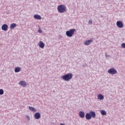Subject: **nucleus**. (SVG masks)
<instances>
[{
  "mask_svg": "<svg viewBox=\"0 0 125 125\" xmlns=\"http://www.w3.org/2000/svg\"><path fill=\"white\" fill-rule=\"evenodd\" d=\"M3 93H4V91H3V89H0V95H3Z\"/></svg>",
  "mask_w": 125,
  "mask_h": 125,
  "instance_id": "aec40b11",
  "label": "nucleus"
},
{
  "mask_svg": "<svg viewBox=\"0 0 125 125\" xmlns=\"http://www.w3.org/2000/svg\"><path fill=\"white\" fill-rule=\"evenodd\" d=\"M72 79H73V74L72 73H67L62 76V79L65 82H69Z\"/></svg>",
  "mask_w": 125,
  "mask_h": 125,
  "instance_id": "f257e3e1",
  "label": "nucleus"
},
{
  "mask_svg": "<svg viewBox=\"0 0 125 125\" xmlns=\"http://www.w3.org/2000/svg\"><path fill=\"white\" fill-rule=\"evenodd\" d=\"M97 99L100 101H102V100H104V96L101 94H99L97 96Z\"/></svg>",
  "mask_w": 125,
  "mask_h": 125,
  "instance_id": "6e6552de",
  "label": "nucleus"
},
{
  "mask_svg": "<svg viewBox=\"0 0 125 125\" xmlns=\"http://www.w3.org/2000/svg\"><path fill=\"white\" fill-rule=\"evenodd\" d=\"M19 84L20 85H21V86H23V87H26V86H27V83L24 81H21L19 83Z\"/></svg>",
  "mask_w": 125,
  "mask_h": 125,
  "instance_id": "423d86ee",
  "label": "nucleus"
},
{
  "mask_svg": "<svg viewBox=\"0 0 125 125\" xmlns=\"http://www.w3.org/2000/svg\"><path fill=\"white\" fill-rule=\"evenodd\" d=\"M34 118L36 120H39V119H41V113H40V112L36 113L34 114Z\"/></svg>",
  "mask_w": 125,
  "mask_h": 125,
  "instance_id": "9d476101",
  "label": "nucleus"
},
{
  "mask_svg": "<svg viewBox=\"0 0 125 125\" xmlns=\"http://www.w3.org/2000/svg\"><path fill=\"white\" fill-rule=\"evenodd\" d=\"M57 9L60 13H64V12H67V7L65 5H59L57 7Z\"/></svg>",
  "mask_w": 125,
  "mask_h": 125,
  "instance_id": "f03ea898",
  "label": "nucleus"
},
{
  "mask_svg": "<svg viewBox=\"0 0 125 125\" xmlns=\"http://www.w3.org/2000/svg\"><path fill=\"white\" fill-rule=\"evenodd\" d=\"M38 45L39 47H40L41 48L43 49L44 48L45 44H44V43H43L42 41H40L38 43Z\"/></svg>",
  "mask_w": 125,
  "mask_h": 125,
  "instance_id": "0eeeda50",
  "label": "nucleus"
},
{
  "mask_svg": "<svg viewBox=\"0 0 125 125\" xmlns=\"http://www.w3.org/2000/svg\"><path fill=\"white\" fill-rule=\"evenodd\" d=\"M75 32H76V29L73 28L71 29L68 31H67L66 32V35L67 37H68V38H72L73 36H74V34H75Z\"/></svg>",
  "mask_w": 125,
  "mask_h": 125,
  "instance_id": "7ed1b4c3",
  "label": "nucleus"
},
{
  "mask_svg": "<svg viewBox=\"0 0 125 125\" xmlns=\"http://www.w3.org/2000/svg\"><path fill=\"white\" fill-rule=\"evenodd\" d=\"M10 28L11 30H12L14 29L15 28H16V23H12L10 24Z\"/></svg>",
  "mask_w": 125,
  "mask_h": 125,
  "instance_id": "f3484780",
  "label": "nucleus"
},
{
  "mask_svg": "<svg viewBox=\"0 0 125 125\" xmlns=\"http://www.w3.org/2000/svg\"><path fill=\"white\" fill-rule=\"evenodd\" d=\"M42 29L41 28H39L38 30V33H40V34H42Z\"/></svg>",
  "mask_w": 125,
  "mask_h": 125,
  "instance_id": "4be33fe9",
  "label": "nucleus"
},
{
  "mask_svg": "<svg viewBox=\"0 0 125 125\" xmlns=\"http://www.w3.org/2000/svg\"><path fill=\"white\" fill-rule=\"evenodd\" d=\"M33 18L37 20H41V19H42V17L40 15L36 14L34 15Z\"/></svg>",
  "mask_w": 125,
  "mask_h": 125,
  "instance_id": "f8f14e48",
  "label": "nucleus"
},
{
  "mask_svg": "<svg viewBox=\"0 0 125 125\" xmlns=\"http://www.w3.org/2000/svg\"><path fill=\"white\" fill-rule=\"evenodd\" d=\"M29 109L31 111V112H36V109L35 107L32 106H29Z\"/></svg>",
  "mask_w": 125,
  "mask_h": 125,
  "instance_id": "a211bd4d",
  "label": "nucleus"
},
{
  "mask_svg": "<svg viewBox=\"0 0 125 125\" xmlns=\"http://www.w3.org/2000/svg\"><path fill=\"white\" fill-rule=\"evenodd\" d=\"M88 24L89 25H91V24H92V21L91 20L89 21Z\"/></svg>",
  "mask_w": 125,
  "mask_h": 125,
  "instance_id": "5701e85b",
  "label": "nucleus"
},
{
  "mask_svg": "<svg viewBox=\"0 0 125 125\" xmlns=\"http://www.w3.org/2000/svg\"><path fill=\"white\" fill-rule=\"evenodd\" d=\"M105 57L107 58H108L110 56L109 55H108V54H107V53H105Z\"/></svg>",
  "mask_w": 125,
  "mask_h": 125,
  "instance_id": "b1692460",
  "label": "nucleus"
},
{
  "mask_svg": "<svg viewBox=\"0 0 125 125\" xmlns=\"http://www.w3.org/2000/svg\"><path fill=\"white\" fill-rule=\"evenodd\" d=\"M93 42V40H92V39L86 41L84 42V44L85 45H89V44H90V43H91V42Z\"/></svg>",
  "mask_w": 125,
  "mask_h": 125,
  "instance_id": "ddd939ff",
  "label": "nucleus"
},
{
  "mask_svg": "<svg viewBox=\"0 0 125 125\" xmlns=\"http://www.w3.org/2000/svg\"><path fill=\"white\" fill-rule=\"evenodd\" d=\"M107 72L110 75H116V74L118 73V71L117 70H116V69L114 68H111L108 70Z\"/></svg>",
  "mask_w": 125,
  "mask_h": 125,
  "instance_id": "20e7f679",
  "label": "nucleus"
},
{
  "mask_svg": "<svg viewBox=\"0 0 125 125\" xmlns=\"http://www.w3.org/2000/svg\"><path fill=\"white\" fill-rule=\"evenodd\" d=\"M121 47L122 48H125V43H121Z\"/></svg>",
  "mask_w": 125,
  "mask_h": 125,
  "instance_id": "412c9836",
  "label": "nucleus"
},
{
  "mask_svg": "<svg viewBox=\"0 0 125 125\" xmlns=\"http://www.w3.org/2000/svg\"><path fill=\"white\" fill-rule=\"evenodd\" d=\"M101 114L103 116H105V115H106V114H107V112H106V111L105 110H101Z\"/></svg>",
  "mask_w": 125,
  "mask_h": 125,
  "instance_id": "6ab92c4d",
  "label": "nucleus"
},
{
  "mask_svg": "<svg viewBox=\"0 0 125 125\" xmlns=\"http://www.w3.org/2000/svg\"><path fill=\"white\" fill-rule=\"evenodd\" d=\"M7 29H8V25L6 24H4L1 26V29L2 31H7Z\"/></svg>",
  "mask_w": 125,
  "mask_h": 125,
  "instance_id": "1a4fd4ad",
  "label": "nucleus"
},
{
  "mask_svg": "<svg viewBox=\"0 0 125 125\" xmlns=\"http://www.w3.org/2000/svg\"><path fill=\"white\" fill-rule=\"evenodd\" d=\"M89 114L91 116V118H95V117H96V114L94 111H91L89 112Z\"/></svg>",
  "mask_w": 125,
  "mask_h": 125,
  "instance_id": "4468645a",
  "label": "nucleus"
},
{
  "mask_svg": "<svg viewBox=\"0 0 125 125\" xmlns=\"http://www.w3.org/2000/svg\"><path fill=\"white\" fill-rule=\"evenodd\" d=\"M25 117H26L28 119V121H30V117L28 115H26Z\"/></svg>",
  "mask_w": 125,
  "mask_h": 125,
  "instance_id": "393cba45",
  "label": "nucleus"
},
{
  "mask_svg": "<svg viewBox=\"0 0 125 125\" xmlns=\"http://www.w3.org/2000/svg\"><path fill=\"white\" fill-rule=\"evenodd\" d=\"M85 119L86 120H91V116L90 115V114L89 113H86L85 115Z\"/></svg>",
  "mask_w": 125,
  "mask_h": 125,
  "instance_id": "2eb2a0df",
  "label": "nucleus"
},
{
  "mask_svg": "<svg viewBox=\"0 0 125 125\" xmlns=\"http://www.w3.org/2000/svg\"><path fill=\"white\" fill-rule=\"evenodd\" d=\"M79 115L81 119H83L84 118L85 114H84V112L83 111H80L79 113Z\"/></svg>",
  "mask_w": 125,
  "mask_h": 125,
  "instance_id": "9b49d317",
  "label": "nucleus"
},
{
  "mask_svg": "<svg viewBox=\"0 0 125 125\" xmlns=\"http://www.w3.org/2000/svg\"><path fill=\"white\" fill-rule=\"evenodd\" d=\"M15 73H19L21 71V68L20 67H17L15 68Z\"/></svg>",
  "mask_w": 125,
  "mask_h": 125,
  "instance_id": "dca6fc26",
  "label": "nucleus"
},
{
  "mask_svg": "<svg viewBox=\"0 0 125 125\" xmlns=\"http://www.w3.org/2000/svg\"><path fill=\"white\" fill-rule=\"evenodd\" d=\"M116 25L118 28H124V23H123V21H118L116 22Z\"/></svg>",
  "mask_w": 125,
  "mask_h": 125,
  "instance_id": "39448f33",
  "label": "nucleus"
}]
</instances>
